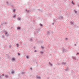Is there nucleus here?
Listing matches in <instances>:
<instances>
[{"instance_id": "obj_1", "label": "nucleus", "mask_w": 79, "mask_h": 79, "mask_svg": "<svg viewBox=\"0 0 79 79\" xmlns=\"http://www.w3.org/2000/svg\"><path fill=\"white\" fill-rule=\"evenodd\" d=\"M70 23H71V24H72L73 25V24H74V22H71Z\"/></svg>"}, {"instance_id": "obj_2", "label": "nucleus", "mask_w": 79, "mask_h": 79, "mask_svg": "<svg viewBox=\"0 0 79 79\" xmlns=\"http://www.w3.org/2000/svg\"><path fill=\"white\" fill-rule=\"evenodd\" d=\"M12 60L13 61H15V58H13Z\"/></svg>"}, {"instance_id": "obj_3", "label": "nucleus", "mask_w": 79, "mask_h": 79, "mask_svg": "<svg viewBox=\"0 0 79 79\" xmlns=\"http://www.w3.org/2000/svg\"><path fill=\"white\" fill-rule=\"evenodd\" d=\"M49 65H50L51 66H52V65L51 64V63H50V62L49 63Z\"/></svg>"}, {"instance_id": "obj_4", "label": "nucleus", "mask_w": 79, "mask_h": 79, "mask_svg": "<svg viewBox=\"0 0 79 79\" xmlns=\"http://www.w3.org/2000/svg\"><path fill=\"white\" fill-rule=\"evenodd\" d=\"M17 47H19V44L18 43L17 44Z\"/></svg>"}, {"instance_id": "obj_5", "label": "nucleus", "mask_w": 79, "mask_h": 79, "mask_svg": "<svg viewBox=\"0 0 79 79\" xmlns=\"http://www.w3.org/2000/svg\"><path fill=\"white\" fill-rule=\"evenodd\" d=\"M72 4H73V5H74V3L73 1L72 2Z\"/></svg>"}, {"instance_id": "obj_6", "label": "nucleus", "mask_w": 79, "mask_h": 79, "mask_svg": "<svg viewBox=\"0 0 79 79\" xmlns=\"http://www.w3.org/2000/svg\"><path fill=\"white\" fill-rule=\"evenodd\" d=\"M11 73H12V74H13V73H14V71H12Z\"/></svg>"}, {"instance_id": "obj_7", "label": "nucleus", "mask_w": 79, "mask_h": 79, "mask_svg": "<svg viewBox=\"0 0 79 79\" xmlns=\"http://www.w3.org/2000/svg\"><path fill=\"white\" fill-rule=\"evenodd\" d=\"M20 27H18L17 29H20Z\"/></svg>"}, {"instance_id": "obj_8", "label": "nucleus", "mask_w": 79, "mask_h": 79, "mask_svg": "<svg viewBox=\"0 0 79 79\" xmlns=\"http://www.w3.org/2000/svg\"><path fill=\"white\" fill-rule=\"evenodd\" d=\"M41 48H42V49H44V47H41Z\"/></svg>"}, {"instance_id": "obj_9", "label": "nucleus", "mask_w": 79, "mask_h": 79, "mask_svg": "<svg viewBox=\"0 0 79 79\" xmlns=\"http://www.w3.org/2000/svg\"><path fill=\"white\" fill-rule=\"evenodd\" d=\"M13 11H14V12H15V9H14Z\"/></svg>"}, {"instance_id": "obj_10", "label": "nucleus", "mask_w": 79, "mask_h": 79, "mask_svg": "<svg viewBox=\"0 0 79 79\" xmlns=\"http://www.w3.org/2000/svg\"><path fill=\"white\" fill-rule=\"evenodd\" d=\"M74 11H75V13H77V11H76V10H74Z\"/></svg>"}, {"instance_id": "obj_11", "label": "nucleus", "mask_w": 79, "mask_h": 79, "mask_svg": "<svg viewBox=\"0 0 79 79\" xmlns=\"http://www.w3.org/2000/svg\"><path fill=\"white\" fill-rule=\"evenodd\" d=\"M15 17H16V15H14L13 16V18H15Z\"/></svg>"}, {"instance_id": "obj_12", "label": "nucleus", "mask_w": 79, "mask_h": 79, "mask_svg": "<svg viewBox=\"0 0 79 79\" xmlns=\"http://www.w3.org/2000/svg\"><path fill=\"white\" fill-rule=\"evenodd\" d=\"M18 19H19V20H20L21 19L20 18H18Z\"/></svg>"}, {"instance_id": "obj_13", "label": "nucleus", "mask_w": 79, "mask_h": 79, "mask_svg": "<svg viewBox=\"0 0 79 79\" xmlns=\"http://www.w3.org/2000/svg\"><path fill=\"white\" fill-rule=\"evenodd\" d=\"M18 55H19H19H20V53H18Z\"/></svg>"}, {"instance_id": "obj_14", "label": "nucleus", "mask_w": 79, "mask_h": 79, "mask_svg": "<svg viewBox=\"0 0 79 79\" xmlns=\"http://www.w3.org/2000/svg\"><path fill=\"white\" fill-rule=\"evenodd\" d=\"M68 38H65V40H68Z\"/></svg>"}, {"instance_id": "obj_15", "label": "nucleus", "mask_w": 79, "mask_h": 79, "mask_svg": "<svg viewBox=\"0 0 79 79\" xmlns=\"http://www.w3.org/2000/svg\"><path fill=\"white\" fill-rule=\"evenodd\" d=\"M5 77H8V76H7V75H6L5 76Z\"/></svg>"}, {"instance_id": "obj_16", "label": "nucleus", "mask_w": 79, "mask_h": 79, "mask_svg": "<svg viewBox=\"0 0 79 79\" xmlns=\"http://www.w3.org/2000/svg\"><path fill=\"white\" fill-rule=\"evenodd\" d=\"M40 26H42V24H40Z\"/></svg>"}, {"instance_id": "obj_17", "label": "nucleus", "mask_w": 79, "mask_h": 79, "mask_svg": "<svg viewBox=\"0 0 79 79\" xmlns=\"http://www.w3.org/2000/svg\"><path fill=\"white\" fill-rule=\"evenodd\" d=\"M5 34H7V32H6L5 33Z\"/></svg>"}, {"instance_id": "obj_18", "label": "nucleus", "mask_w": 79, "mask_h": 79, "mask_svg": "<svg viewBox=\"0 0 79 79\" xmlns=\"http://www.w3.org/2000/svg\"><path fill=\"white\" fill-rule=\"evenodd\" d=\"M44 52H41L40 53H43Z\"/></svg>"}, {"instance_id": "obj_19", "label": "nucleus", "mask_w": 79, "mask_h": 79, "mask_svg": "<svg viewBox=\"0 0 79 79\" xmlns=\"http://www.w3.org/2000/svg\"><path fill=\"white\" fill-rule=\"evenodd\" d=\"M27 58H29V56H27Z\"/></svg>"}, {"instance_id": "obj_20", "label": "nucleus", "mask_w": 79, "mask_h": 79, "mask_svg": "<svg viewBox=\"0 0 79 79\" xmlns=\"http://www.w3.org/2000/svg\"><path fill=\"white\" fill-rule=\"evenodd\" d=\"M37 52V51H36V50H35V52Z\"/></svg>"}, {"instance_id": "obj_21", "label": "nucleus", "mask_w": 79, "mask_h": 79, "mask_svg": "<svg viewBox=\"0 0 79 79\" xmlns=\"http://www.w3.org/2000/svg\"><path fill=\"white\" fill-rule=\"evenodd\" d=\"M77 55H79V53H77Z\"/></svg>"}, {"instance_id": "obj_22", "label": "nucleus", "mask_w": 79, "mask_h": 79, "mask_svg": "<svg viewBox=\"0 0 79 79\" xmlns=\"http://www.w3.org/2000/svg\"><path fill=\"white\" fill-rule=\"evenodd\" d=\"M2 76H4V74H2Z\"/></svg>"}, {"instance_id": "obj_23", "label": "nucleus", "mask_w": 79, "mask_h": 79, "mask_svg": "<svg viewBox=\"0 0 79 79\" xmlns=\"http://www.w3.org/2000/svg\"><path fill=\"white\" fill-rule=\"evenodd\" d=\"M30 69H32V68H30Z\"/></svg>"}, {"instance_id": "obj_24", "label": "nucleus", "mask_w": 79, "mask_h": 79, "mask_svg": "<svg viewBox=\"0 0 79 79\" xmlns=\"http://www.w3.org/2000/svg\"><path fill=\"white\" fill-rule=\"evenodd\" d=\"M40 78H41L40 77H39V79H40Z\"/></svg>"}, {"instance_id": "obj_25", "label": "nucleus", "mask_w": 79, "mask_h": 79, "mask_svg": "<svg viewBox=\"0 0 79 79\" xmlns=\"http://www.w3.org/2000/svg\"><path fill=\"white\" fill-rule=\"evenodd\" d=\"M75 45H76V44H75Z\"/></svg>"}]
</instances>
